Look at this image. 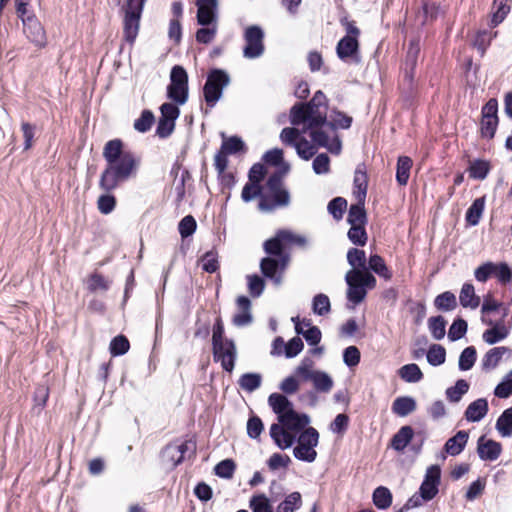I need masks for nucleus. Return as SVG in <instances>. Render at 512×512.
I'll use <instances>...</instances> for the list:
<instances>
[{"label":"nucleus","mask_w":512,"mask_h":512,"mask_svg":"<svg viewBox=\"0 0 512 512\" xmlns=\"http://www.w3.org/2000/svg\"><path fill=\"white\" fill-rule=\"evenodd\" d=\"M264 160L271 165L279 166L280 170H283V174H286L290 166L283 160V151L281 149H272L267 151L264 155Z\"/></svg>","instance_id":"obj_42"},{"label":"nucleus","mask_w":512,"mask_h":512,"mask_svg":"<svg viewBox=\"0 0 512 512\" xmlns=\"http://www.w3.org/2000/svg\"><path fill=\"white\" fill-rule=\"evenodd\" d=\"M230 83L229 74L222 69H212L203 88L204 99L208 106L214 107L223 94V89Z\"/></svg>","instance_id":"obj_11"},{"label":"nucleus","mask_w":512,"mask_h":512,"mask_svg":"<svg viewBox=\"0 0 512 512\" xmlns=\"http://www.w3.org/2000/svg\"><path fill=\"white\" fill-rule=\"evenodd\" d=\"M482 321L491 326V328L485 330L482 335L483 341L485 343L493 345L506 339L509 336L510 327L506 326L502 321L493 323L492 321H486L484 318Z\"/></svg>","instance_id":"obj_21"},{"label":"nucleus","mask_w":512,"mask_h":512,"mask_svg":"<svg viewBox=\"0 0 512 512\" xmlns=\"http://www.w3.org/2000/svg\"><path fill=\"white\" fill-rule=\"evenodd\" d=\"M168 98L177 105H183L188 99V75L181 66H174L170 74V84L167 87Z\"/></svg>","instance_id":"obj_12"},{"label":"nucleus","mask_w":512,"mask_h":512,"mask_svg":"<svg viewBox=\"0 0 512 512\" xmlns=\"http://www.w3.org/2000/svg\"><path fill=\"white\" fill-rule=\"evenodd\" d=\"M434 304L438 310L451 311L457 306V301L452 292L446 291L435 298Z\"/></svg>","instance_id":"obj_45"},{"label":"nucleus","mask_w":512,"mask_h":512,"mask_svg":"<svg viewBox=\"0 0 512 512\" xmlns=\"http://www.w3.org/2000/svg\"><path fill=\"white\" fill-rule=\"evenodd\" d=\"M197 23L201 26L217 24L218 0H197Z\"/></svg>","instance_id":"obj_18"},{"label":"nucleus","mask_w":512,"mask_h":512,"mask_svg":"<svg viewBox=\"0 0 512 512\" xmlns=\"http://www.w3.org/2000/svg\"><path fill=\"white\" fill-rule=\"evenodd\" d=\"M349 240L359 246H364L367 242V234L364 225L351 226L348 231Z\"/></svg>","instance_id":"obj_56"},{"label":"nucleus","mask_w":512,"mask_h":512,"mask_svg":"<svg viewBox=\"0 0 512 512\" xmlns=\"http://www.w3.org/2000/svg\"><path fill=\"white\" fill-rule=\"evenodd\" d=\"M235 463L231 459H225L215 466V474L222 478H231L235 471Z\"/></svg>","instance_id":"obj_62"},{"label":"nucleus","mask_w":512,"mask_h":512,"mask_svg":"<svg viewBox=\"0 0 512 512\" xmlns=\"http://www.w3.org/2000/svg\"><path fill=\"white\" fill-rule=\"evenodd\" d=\"M484 208H485V198L480 197V198L475 199L466 212L467 223L471 226H476L482 217Z\"/></svg>","instance_id":"obj_33"},{"label":"nucleus","mask_w":512,"mask_h":512,"mask_svg":"<svg viewBox=\"0 0 512 512\" xmlns=\"http://www.w3.org/2000/svg\"><path fill=\"white\" fill-rule=\"evenodd\" d=\"M145 1L127 0V3L123 6V36L129 44H133L137 38Z\"/></svg>","instance_id":"obj_8"},{"label":"nucleus","mask_w":512,"mask_h":512,"mask_svg":"<svg viewBox=\"0 0 512 512\" xmlns=\"http://www.w3.org/2000/svg\"><path fill=\"white\" fill-rule=\"evenodd\" d=\"M490 171V164L485 160H475L468 168L469 176L473 179L483 180Z\"/></svg>","instance_id":"obj_39"},{"label":"nucleus","mask_w":512,"mask_h":512,"mask_svg":"<svg viewBox=\"0 0 512 512\" xmlns=\"http://www.w3.org/2000/svg\"><path fill=\"white\" fill-rule=\"evenodd\" d=\"M510 348L505 346L494 347L487 351L482 359V367L485 370H492L497 367L504 355H511Z\"/></svg>","instance_id":"obj_24"},{"label":"nucleus","mask_w":512,"mask_h":512,"mask_svg":"<svg viewBox=\"0 0 512 512\" xmlns=\"http://www.w3.org/2000/svg\"><path fill=\"white\" fill-rule=\"evenodd\" d=\"M192 447L193 444L189 441L170 444L163 451V459L171 467H175L183 461L185 453Z\"/></svg>","instance_id":"obj_20"},{"label":"nucleus","mask_w":512,"mask_h":512,"mask_svg":"<svg viewBox=\"0 0 512 512\" xmlns=\"http://www.w3.org/2000/svg\"><path fill=\"white\" fill-rule=\"evenodd\" d=\"M468 389V382L460 379L453 387H450L446 390V396L451 402H458L461 397L467 393Z\"/></svg>","instance_id":"obj_49"},{"label":"nucleus","mask_w":512,"mask_h":512,"mask_svg":"<svg viewBox=\"0 0 512 512\" xmlns=\"http://www.w3.org/2000/svg\"><path fill=\"white\" fill-rule=\"evenodd\" d=\"M262 377L258 373H246L239 379L240 387L247 392H253L261 385Z\"/></svg>","instance_id":"obj_41"},{"label":"nucleus","mask_w":512,"mask_h":512,"mask_svg":"<svg viewBox=\"0 0 512 512\" xmlns=\"http://www.w3.org/2000/svg\"><path fill=\"white\" fill-rule=\"evenodd\" d=\"M268 404L277 415V422L270 426L269 434L281 450L291 448L299 435L309 427L310 417L294 409L293 403L282 393H272Z\"/></svg>","instance_id":"obj_2"},{"label":"nucleus","mask_w":512,"mask_h":512,"mask_svg":"<svg viewBox=\"0 0 512 512\" xmlns=\"http://www.w3.org/2000/svg\"><path fill=\"white\" fill-rule=\"evenodd\" d=\"M217 34V24L203 26L196 32V40L199 43L208 44L212 42Z\"/></svg>","instance_id":"obj_57"},{"label":"nucleus","mask_w":512,"mask_h":512,"mask_svg":"<svg viewBox=\"0 0 512 512\" xmlns=\"http://www.w3.org/2000/svg\"><path fill=\"white\" fill-rule=\"evenodd\" d=\"M291 463V459L288 455L274 453L270 456L267 461V465L270 470L276 471L280 468H287Z\"/></svg>","instance_id":"obj_63"},{"label":"nucleus","mask_w":512,"mask_h":512,"mask_svg":"<svg viewBox=\"0 0 512 512\" xmlns=\"http://www.w3.org/2000/svg\"><path fill=\"white\" fill-rule=\"evenodd\" d=\"M477 452L482 460L495 461L502 452V446L499 442L481 436L478 439Z\"/></svg>","instance_id":"obj_22"},{"label":"nucleus","mask_w":512,"mask_h":512,"mask_svg":"<svg viewBox=\"0 0 512 512\" xmlns=\"http://www.w3.org/2000/svg\"><path fill=\"white\" fill-rule=\"evenodd\" d=\"M496 429L502 437L512 435V408L506 409L496 422Z\"/></svg>","instance_id":"obj_36"},{"label":"nucleus","mask_w":512,"mask_h":512,"mask_svg":"<svg viewBox=\"0 0 512 512\" xmlns=\"http://www.w3.org/2000/svg\"><path fill=\"white\" fill-rule=\"evenodd\" d=\"M245 46L243 56L247 59H256L263 55L264 31L257 25L248 26L244 31Z\"/></svg>","instance_id":"obj_14"},{"label":"nucleus","mask_w":512,"mask_h":512,"mask_svg":"<svg viewBox=\"0 0 512 512\" xmlns=\"http://www.w3.org/2000/svg\"><path fill=\"white\" fill-rule=\"evenodd\" d=\"M312 366L310 359H304L296 367V374L303 380L311 381L317 392L329 393L334 386L333 378L325 371L314 370Z\"/></svg>","instance_id":"obj_10"},{"label":"nucleus","mask_w":512,"mask_h":512,"mask_svg":"<svg viewBox=\"0 0 512 512\" xmlns=\"http://www.w3.org/2000/svg\"><path fill=\"white\" fill-rule=\"evenodd\" d=\"M399 376L402 380L407 383H417L422 380L423 373L419 366L415 363L406 364L402 366L398 371Z\"/></svg>","instance_id":"obj_35"},{"label":"nucleus","mask_w":512,"mask_h":512,"mask_svg":"<svg viewBox=\"0 0 512 512\" xmlns=\"http://www.w3.org/2000/svg\"><path fill=\"white\" fill-rule=\"evenodd\" d=\"M315 146L318 145L313 141L310 143L304 138H300L298 142L295 143L297 154L304 160H309L316 153Z\"/></svg>","instance_id":"obj_51"},{"label":"nucleus","mask_w":512,"mask_h":512,"mask_svg":"<svg viewBox=\"0 0 512 512\" xmlns=\"http://www.w3.org/2000/svg\"><path fill=\"white\" fill-rule=\"evenodd\" d=\"M326 96L317 91L307 104H296L290 111V122L294 127H287L281 131L280 139L284 144L295 147L301 134H308L311 140L319 147L326 148L331 153L339 154L341 142L335 134L320 132L325 126Z\"/></svg>","instance_id":"obj_1"},{"label":"nucleus","mask_w":512,"mask_h":512,"mask_svg":"<svg viewBox=\"0 0 512 512\" xmlns=\"http://www.w3.org/2000/svg\"><path fill=\"white\" fill-rule=\"evenodd\" d=\"M493 8L495 11L491 18V26L495 27L505 19L510 11V7L507 4V0H494Z\"/></svg>","instance_id":"obj_43"},{"label":"nucleus","mask_w":512,"mask_h":512,"mask_svg":"<svg viewBox=\"0 0 512 512\" xmlns=\"http://www.w3.org/2000/svg\"><path fill=\"white\" fill-rule=\"evenodd\" d=\"M494 393L499 398H508L512 394V370L496 386Z\"/></svg>","instance_id":"obj_64"},{"label":"nucleus","mask_w":512,"mask_h":512,"mask_svg":"<svg viewBox=\"0 0 512 512\" xmlns=\"http://www.w3.org/2000/svg\"><path fill=\"white\" fill-rule=\"evenodd\" d=\"M476 361V349L473 346L466 347L459 357L458 366L462 371L470 370Z\"/></svg>","instance_id":"obj_48"},{"label":"nucleus","mask_w":512,"mask_h":512,"mask_svg":"<svg viewBox=\"0 0 512 512\" xmlns=\"http://www.w3.org/2000/svg\"><path fill=\"white\" fill-rule=\"evenodd\" d=\"M412 168V160L408 156H400L397 161L396 167V180L399 185L405 186L410 177V170Z\"/></svg>","instance_id":"obj_32"},{"label":"nucleus","mask_w":512,"mask_h":512,"mask_svg":"<svg viewBox=\"0 0 512 512\" xmlns=\"http://www.w3.org/2000/svg\"><path fill=\"white\" fill-rule=\"evenodd\" d=\"M347 208V201L342 197H336L328 204L329 213L337 220L343 217V213Z\"/></svg>","instance_id":"obj_60"},{"label":"nucleus","mask_w":512,"mask_h":512,"mask_svg":"<svg viewBox=\"0 0 512 512\" xmlns=\"http://www.w3.org/2000/svg\"><path fill=\"white\" fill-rule=\"evenodd\" d=\"M373 502L380 510L389 508L392 502V495L388 488L380 486L373 493Z\"/></svg>","instance_id":"obj_38"},{"label":"nucleus","mask_w":512,"mask_h":512,"mask_svg":"<svg viewBox=\"0 0 512 512\" xmlns=\"http://www.w3.org/2000/svg\"><path fill=\"white\" fill-rule=\"evenodd\" d=\"M341 25L344 27L346 35L342 37L336 46V53L339 59L344 62L360 61L359 57V36L360 30L355 22L347 17L340 19Z\"/></svg>","instance_id":"obj_4"},{"label":"nucleus","mask_w":512,"mask_h":512,"mask_svg":"<svg viewBox=\"0 0 512 512\" xmlns=\"http://www.w3.org/2000/svg\"><path fill=\"white\" fill-rule=\"evenodd\" d=\"M292 321L295 324L297 334H302L309 345H317L321 341V331L318 327L312 326L308 329H303L299 317H293Z\"/></svg>","instance_id":"obj_28"},{"label":"nucleus","mask_w":512,"mask_h":512,"mask_svg":"<svg viewBox=\"0 0 512 512\" xmlns=\"http://www.w3.org/2000/svg\"><path fill=\"white\" fill-rule=\"evenodd\" d=\"M301 507V495L298 492L289 494L279 505V512H294Z\"/></svg>","instance_id":"obj_53"},{"label":"nucleus","mask_w":512,"mask_h":512,"mask_svg":"<svg viewBox=\"0 0 512 512\" xmlns=\"http://www.w3.org/2000/svg\"><path fill=\"white\" fill-rule=\"evenodd\" d=\"M213 346L214 360L221 363L224 370L231 372L234 369L237 355L236 346L230 339L215 343Z\"/></svg>","instance_id":"obj_16"},{"label":"nucleus","mask_w":512,"mask_h":512,"mask_svg":"<svg viewBox=\"0 0 512 512\" xmlns=\"http://www.w3.org/2000/svg\"><path fill=\"white\" fill-rule=\"evenodd\" d=\"M301 377L296 374V370L293 375L285 377L279 384V389L282 391V395H292L298 392L300 389Z\"/></svg>","instance_id":"obj_40"},{"label":"nucleus","mask_w":512,"mask_h":512,"mask_svg":"<svg viewBox=\"0 0 512 512\" xmlns=\"http://www.w3.org/2000/svg\"><path fill=\"white\" fill-rule=\"evenodd\" d=\"M330 300L325 294H317L312 301V310L316 315L324 316L330 312Z\"/></svg>","instance_id":"obj_50"},{"label":"nucleus","mask_w":512,"mask_h":512,"mask_svg":"<svg viewBox=\"0 0 512 512\" xmlns=\"http://www.w3.org/2000/svg\"><path fill=\"white\" fill-rule=\"evenodd\" d=\"M365 202H358L354 205H351L348 213L347 221L351 226L354 225H365L366 223V213L364 209Z\"/></svg>","instance_id":"obj_37"},{"label":"nucleus","mask_w":512,"mask_h":512,"mask_svg":"<svg viewBox=\"0 0 512 512\" xmlns=\"http://www.w3.org/2000/svg\"><path fill=\"white\" fill-rule=\"evenodd\" d=\"M352 119L351 117L343 114L342 112L332 110L328 115V103L326 102V119L325 126L319 129L320 132H324L325 134H331L332 132L338 137L336 133L337 128L346 129L351 125ZM339 140V138H337Z\"/></svg>","instance_id":"obj_19"},{"label":"nucleus","mask_w":512,"mask_h":512,"mask_svg":"<svg viewBox=\"0 0 512 512\" xmlns=\"http://www.w3.org/2000/svg\"><path fill=\"white\" fill-rule=\"evenodd\" d=\"M250 508L253 512H272L270 501L264 494L253 496L250 500Z\"/></svg>","instance_id":"obj_59"},{"label":"nucleus","mask_w":512,"mask_h":512,"mask_svg":"<svg viewBox=\"0 0 512 512\" xmlns=\"http://www.w3.org/2000/svg\"><path fill=\"white\" fill-rule=\"evenodd\" d=\"M468 433L464 430L458 431L445 443L444 449L451 456L459 455L465 448L468 441Z\"/></svg>","instance_id":"obj_26"},{"label":"nucleus","mask_w":512,"mask_h":512,"mask_svg":"<svg viewBox=\"0 0 512 512\" xmlns=\"http://www.w3.org/2000/svg\"><path fill=\"white\" fill-rule=\"evenodd\" d=\"M116 207V198L110 194V192H106L105 194L99 196L97 200V208L98 210L104 214H110Z\"/></svg>","instance_id":"obj_54"},{"label":"nucleus","mask_w":512,"mask_h":512,"mask_svg":"<svg viewBox=\"0 0 512 512\" xmlns=\"http://www.w3.org/2000/svg\"><path fill=\"white\" fill-rule=\"evenodd\" d=\"M23 34L26 39L38 49H43L48 44L46 30L35 14L23 19Z\"/></svg>","instance_id":"obj_15"},{"label":"nucleus","mask_w":512,"mask_h":512,"mask_svg":"<svg viewBox=\"0 0 512 512\" xmlns=\"http://www.w3.org/2000/svg\"><path fill=\"white\" fill-rule=\"evenodd\" d=\"M283 170L270 176L267 181V187L272 195V200L267 196H261L258 204L262 212H270L277 207L287 206L290 201L289 193L282 187Z\"/></svg>","instance_id":"obj_7"},{"label":"nucleus","mask_w":512,"mask_h":512,"mask_svg":"<svg viewBox=\"0 0 512 512\" xmlns=\"http://www.w3.org/2000/svg\"><path fill=\"white\" fill-rule=\"evenodd\" d=\"M467 332V322L461 318L456 319L449 328L448 338L451 341L461 339Z\"/></svg>","instance_id":"obj_58"},{"label":"nucleus","mask_w":512,"mask_h":512,"mask_svg":"<svg viewBox=\"0 0 512 512\" xmlns=\"http://www.w3.org/2000/svg\"><path fill=\"white\" fill-rule=\"evenodd\" d=\"M369 268L375 272L379 277L385 279L386 281L391 280L392 278V272L385 264L384 259L375 254L371 255L368 261Z\"/></svg>","instance_id":"obj_34"},{"label":"nucleus","mask_w":512,"mask_h":512,"mask_svg":"<svg viewBox=\"0 0 512 512\" xmlns=\"http://www.w3.org/2000/svg\"><path fill=\"white\" fill-rule=\"evenodd\" d=\"M441 479V469L438 465L427 468L424 480L419 488V493L414 494L406 503V509L418 508L423 502L432 500L438 493Z\"/></svg>","instance_id":"obj_6"},{"label":"nucleus","mask_w":512,"mask_h":512,"mask_svg":"<svg viewBox=\"0 0 512 512\" xmlns=\"http://www.w3.org/2000/svg\"><path fill=\"white\" fill-rule=\"evenodd\" d=\"M154 122V115L149 110H144L141 116L135 120L134 128L139 132H147Z\"/></svg>","instance_id":"obj_61"},{"label":"nucleus","mask_w":512,"mask_h":512,"mask_svg":"<svg viewBox=\"0 0 512 512\" xmlns=\"http://www.w3.org/2000/svg\"><path fill=\"white\" fill-rule=\"evenodd\" d=\"M460 304L465 308L476 309L480 304V298L475 294L474 286L465 283L459 295Z\"/></svg>","instance_id":"obj_29"},{"label":"nucleus","mask_w":512,"mask_h":512,"mask_svg":"<svg viewBox=\"0 0 512 512\" xmlns=\"http://www.w3.org/2000/svg\"><path fill=\"white\" fill-rule=\"evenodd\" d=\"M348 286L347 298L357 305L366 297V289H373L376 286V278L368 271L351 269L345 275Z\"/></svg>","instance_id":"obj_5"},{"label":"nucleus","mask_w":512,"mask_h":512,"mask_svg":"<svg viewBox=\"0 0 512 512\" xmlns=\"http://www.w3.org/2000/svg\"><path fill=\"white\" fill-rule=\"evenodd\" d=\"M353 195L358 202H365L368 187V176L364 165H359L354 174Z\"/></svg>","instance_id":"obj_23"},{"label":"nucleus","mask_w":512,"mask_h":512,"mask_svg":"<svg viewBox=\"0 0 512 512\" xmlns=\"http://www.w3.org/2000/svg\"><path fill=\"white\" fill-rule=\"evenodd\" d=\"M306 240L300 235L293 234L287 230L279 231L275 237L268 239L264 243V250L267 254L276 256L277 258L286 257L283 250L289 245H305Z\"/></svg>","instance_id":"obj_13"},{"label":"nucleus","mask_w":512,"mask_h":512,"mask_svg":"<svg viewBox=\"0 0 512 512\" xmlns=\"http://www.w3.org/2000/svg\"><path fill=\"white\" fill-rule=\"evenodd\" d=\"M319 443V433L313 427L306 428L296 439L293 456L300 461L312 463L317 458L316 447Z\"/></svg>","instance_id":"obj_9"},{"label":"nucleus","mask_w":512,"mask_h":512,"mask_svg":"<svg viewBox=\"0 0 512 512\" xmlns=\"http://www.w3.org/2000/svg\"><path fill=\"white\" fill-rule=\"evenodd\" d=\"M288 263V257L273 258L265 257L261 260L260 269L263 275L271 279L275 285L282 282V273Z\"/></svg>","instance_id":"obj_17"},{"label":"nucleus","mask_w":512,"mask_h":512,"mask_svg":"<svg viewBox=\"0 0 512 512\" xmlns=\"http://www.w3.org/2000/svg\"><path fill=\"white\" fill-rule=\"evenodd\" d=\"M347 261L352 269L364 270L366 264L365 252L357 248H351L347 252Z\"/></svg>","instance_id":"obj_47"},{"label":"nucleus","mask_w":512,"mask_h":512,"mask_svg":"<svg viewBox=\"0 0 512 512\" xmlns=\"http://www.w3.org/2000/svg\"><path fill=\"white\" fill-rule=\"evenodd\" d=\"M413 435L414 432L410 426H403L393 436L391 446L396 451H403L412 440Z\"/></svg>","instance_id":"obj_30"},{"label":"nucleus","mask_w":512,"mask_h":512,"mask_svg":"<svg viewBox=\"0 0 512 512\" xmlns=\"http://www.w3.org/2000/svg\"><path fill=\"white\" fill-rule=\"evenodd\" d=\"M416 401L412 397H398L394 400L392 411L400 417H405L415 411Z\"/></svg>","instance_id":"obj_31"},{"label":"nucleus","mask_w":512,"mask_h":512,"mask_svg":"<svg viewBox=\"0 0 512 512\" xmlns=\"http://www.w3.org/2000/svg\"><path fill=\"white\" fill-rule=\"evenodd\" d=\"M487 412V400L484 398H479L468 405L465 411V417L470 422H478L486 416Z\"/></svg>","instance_id":"obj_27"},{"label":"nucleus","mask_w":512,"mask_h":512,"mask_svg":"<svg viewBox=\"0 0 512 512\" xmlns=\"http://www.w3.org/2000/svg\"><path fill=\"white\" fill-rule=\"evenodd\" d=\"M86 284L87 289L91 292H95L98 290L106 291L109 288V281L98 273L91 274L87 278Z\"/></svg>","instance_id":"obj_52"},{"label":"nucleus","mask_w":512,"mask_h":512,"mask_svg":"<svg viewBox=\"0 0 512 512\" xmlns=\"http://www.w3.org/2000/svg\"><path fill=\"white\" fill-rule=\"evenodd\" d=\"M237 306L240 310L233 317V324L239 327L246 326L251 323L252 315H251V302L246 296H239L237 298Z\"/></svg>","instance_id":"obj_25"},{"label":"nucleus","mask_w":512,"mask_h":512,"mask_svg":"<svg viewBox=\"0 0 512 512\" xmlns=\"http://www.w3.org/2000/svg\"><path fill=\"white\" fill-rule=\"evenodd\" d=\"M428 328L434 339L441 340L446 333V321L442 316L431 317L428 320Z\"/></svg>","instance_id":"obj_46"},{"label":"nucleus","mask_w":512,"mask_h":512,"mask_svg":"<svg viewBox=\"0 0 512 512\" xmlns=\"http://www.w3.org/2000/svg\"><path fill=\"white\" fill-rule=\"evenodd\" d=\"M446 350L443 346L433 344L427 351V361L432 366H440L445 362Z\"/></svg>","instance_id":"obj_44"},{"label":"nucleus","mask_w":512,"mask_h":512,"mask_svg":"<svg viewBox=\"0 0 512 512\" xmlns=\"http://www.w3.org/2000/svg\"><path fill=\"white\" fill-rule=\"evenodd\" d=\"M130 348L128 339L125 336L119 335L112 339L110 343V353L113 356H120L125 354Z\"/></svg>","instance_id":"obj_55"},{"label":"nucleus","mask_w":512,"mask_h":512,"mask_svg":"<svg viewBox=\"0 0 512 512\" xmlns=\"http://www.w3.org/2000/svg\"><path fill=\"white\" fill-rule=\"evenodd\" d=\"M105 168L99 179V187L105 192L115 190L121 183L136 177L140 160L124 149L120 139L108 141L103 148Z\"/></svg>","instance_id":"obj_3"}]
</instances>
